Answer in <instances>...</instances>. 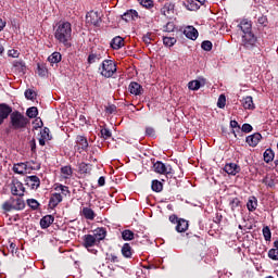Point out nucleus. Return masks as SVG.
Listing matches in <instances>:
<instances>
[{"label": "nucleus", "instance_id": "nucleus-36", "mask_svg": "<svg viewBox=\"0 0 278 278\" xmlns=\"http://www.w3.org/2000/svg\"><path fill=\"white\" fill-rule=\"evenodd\" d=\"M122 238L125 241H130V240H134L135 233H134V231L126 229V230L122 231Z\"/></svg>", "mask_w": 278, "mask_h": 278}, {"label": "nucleus", "instance_id": "nucleus-40", "mask_svg": "<svg viewBox=\"0 0 278 278\" xmlns=\"http://www.w3.org/2000/svg\"><path fill=\"white\" fill-rule=\"evenodd\" d=\"M263 236L266 242H270V239L273 238V232H270V228L268 226L263 228Z\"/></svg>", "mask_w": 278, "mask_h": 278}, {"label": "nucleus", "instance_id": "nucleus-4", "mask_svg": "<svg viewBox=\"0 0 278 278\" xmlns=\"http://www.w3.org/2000/svg\"><path fill=\"white\" fill-rule=\"evenodd\" d=\"M12 129H25L29 125V118L25 117L21 112L14 111L10 115Z\"/></svg>", "mask_w": 278, "mask_h": 278}, {"label": "nucleus", "instance_id": "nucleus-50", "mask_svg": "<svg viewBox=\"0 0 278 278\" xmlns=\"http://www.w3.org/2000/svg\"><path fill=\"white\" fill-rule=\"evenodd\" d=\"M101 136L104 138V140H109V138H112V132L108 128H102Z\"/></svg>", "mask_w": 278, "mask_h": 278}, {"label": "nucleus", "instance_id": "nucleus-56", "mask_svg": "<svg viewBox=\"0 0 278 278\" xmlns=\"http://www.w3.org/2000/svg\"><path fill=\"white\" fill-rule=\"evenodd\" d=\"M13 66H14L15 68H20L21 71H23V70L25 68V63H24L23 61H15V62L13 63Z\"/></svg>", "mask_w": 278, "mask_h": 278}, {"label": "nucleus", "instance_id": "nucleus-27", "mask_svg": "<svg viewBox=\"0 0 278 278\" xmlns=\"http://www.w3.org/2000/svg\"><path fill=\"white\" fill-rule=\"evenodd\" d=\"M122 255L127 260H131V256L134 255V250L131 249V245L129 243H124V245L122 247Z\"/></svg>", "mask_w": 278, "mask_h": 278}, {"label": "nucleus", "instance_id": "nucleus-3", "mask_svg": "<svg viewBox=\"0 0 278 278\" xmlns=\"http://www.w3.org/2000/svg\"><path fill=\"white\" fill-rule=\"evenodd\" d=\"M4 212H23L25 210V200L23 198H10L2 204Z\"/></svg>", "mask_w": 278, "mask_h": 278}, {"label": "nucleus", "instance_id": "nucleus-10", "mask_svg": "<svg viewBox=\"0 0 278 278\" xmlns=\"http://www.w3.org/2000/svg\"><path fill=\"white\" fill-rule=\"evenodd\" d=\"M12 114V108L5 103L0 104V125Z\"/></svg>", "mask_w": 278, "mask_h": 278}, {"label": "nucleus", "instance_id": "nucleus-6", "mask_svg": "<svg viewBox=\"0 0 278 278\" xmlns=\"http://www.w3.org/2000/svg\"><path fill=\"white\" fill-rule=\"evenodd\" d=\"M154 173L157 175H173V167L164 164L162 161H157L153 164Z\"/></svg>", "mask_w": 278, "mask_h": 278}, {"label": "nucleus", "instance_id": "nucleus-11", "mask_svg": "<svg viewBox=\"0 0 278 278\" xmlns=\"http://www.w3.org/2000/svg\"><path fill=\"white\" fill-rule=\"evenodd\" d=\"M83 244L85 249H92V247L99 244V241L92 235H85L83 237Z\"/></svg>", "mask_w": 278, "mask_h": 278}, {"label": "nucleus", "instance_id": "nucleus-63", "mask_svg": "<svg viewBox=\"0 0 278 278\" xmlns=\"http://www.w3.org/2000/svg\"><path fill=\"white\" fill-rule=\"evenodd\" d=\"M98 185H99V186H105V177L101 176V177L98 179Z\"/></svg>", "mask_w": 278, "mask_h": 278}, {"label": "nucleus", "instance_id": "nucleus-8", "mask_svg": "<svg viewBox=\"0 0 278 278\" xmlns=\"http://www.w3.org/2000/svg\"><path fill=\"white\" fill-rule=\"evenodd\" d=\"M11 194L13 197H25V187L23 186V182L18 180H13L12 186H11Z\"/></svg>", "mask_w": 278, "mask_h": 278}, {"label": "nucleus", "instance_id": "nucleus-2", "mask_svg": "<svg viewBox=\"0 0 278 278\" xmlns=\"http://www.w3.org/2000/svg\"><path fill=\"white\" fill-rule=\"evenodd\" d=\"M54 190L56 192L52 193L49 200V205L51 207H58V205L62 203L64 199L63 197L71 194V190H68V187L62 184H54Z\"/></svg>", "mask_w": 278, "mask_h": 278}, {"label": "nucleus", "instance_id": "nucleus-29", "mask_svg": "<svg viewBox=\"0 0 278 278\" xmlns=\"http://www.w3.org/2000/svg\"><path fill=\"white\" fill-rule=\"evenodd\" d=\"M184 7L190 12H197V10L201 8V5L194 0L184 2Z\"/></svg>", "mask_w": 278, "mask_h": 278}, {"label": "nucleus", "instance_id": "nucleus-15", "mask_svg": "<svg viewBox=\"0 0 278 278\" xmlns=\"http://www.w3.org/2000/svg\"><path fill=\"white\" fill-rule=\"evenodd\" d=\"M184 34L189 40H197L199 38V30L194 26H188L185 28Z\"/></svg>", "mask_w": 278, "mask_h": 278}, {"label": "nucleus", "instance_id": "nucleus-17", "mask_svg": "<svg viewBox=\"0 0 278 278\" xmlns=\"http://www.w3.org/2000/svg\"><path fill=\"white\" fill-rule=\"evenodd\" d=\"M128 89L130 94H135V97H139L143 92L142 86L136 81L130 83Z\"/></svg>", "mask_w": 278, "mask_h": 278}, {"label": "nucleus", "instance_id": "nucleus-38", "mask_svg": "<svg viewBox=\"0 0 278 278\" xmlns=\"http://www.w3.org/2000/svg\"><path fill=\"white\" fill-rule=\"evenodd\" d=\"M26 115L28 116V118H36V116H38V108L33 106L27 109Z\"/></svg>", "mask_w": 278, "mask_h": 278}, {"label": "nucleus", "instance_id": "nucleus-31", "mask_svg": "<svg viewBox=\"0 0 278 278\" xmlns=\"http://www.w3.org/2000/svg\"><path fill=\"white\" fill-rule=\"evenodd\" d=\"M247 207L249 212H255L257 210V198L256 197H250L247 203Z\"/></svg>", "mask_w": 278, "mask_h": 278}, {"label": "nucleus", "instance_id": "nucleus-34", "mask_svg": "<svg viewBox=\"0 0 278 278\" xmlns=\"http://www.w3.org/2000/svg\"><path fill=\"white\" fill-rule=\"evenodd\" d=\"M153 192H162L164 190V185L160 180H152Z\"/></svg>", "mask_w": 278, "mask_h": 278}, {"label": "nucleus", "instance_id": "nucleus-61", "mask_svg": "<svg viewBox=\"0 0 278 278\" xmlns=\"http://www.w3.org/2000/svg\"><path fill=\"white\" fill-rule=\"evenodd\" d=\"M267 18H266V16H261V17H258V23H260V25H266V23H267Z\"/></svg>", "mask_w": 278, "mask_h": 278}, {"label": "nucleus", "instance_id": "nucleus-52", "mask_svg": "<svg viewBox=\"0 0 278 278\" xmlns=\"http://www.w3.org/2000/svg\"><path fill=\"white\" fill-rule=\"evenodd\" d=\"M78 170H79V173H83V174L88 173V172H89V169H88V164H86V163H80V164L78 165Z\"/></svg>", "mask_w": 278, "mask_h": 278}, {"label": "nucleus", "instance_id": "nucleus-45", "mask_svg": "<svg viewBox=\"0 0 278 278\" xmlns=\"http://www.w3.org/2000/svg\"><path fill=\"white\" fill-rule=\"evenodd\" d=\"M240 131L241 132L239 134H251V131H253V126H251V124H243Z\"/></svg>", "mask_w": 278, "mask_h": 278}, {"label": "nucleus", "instance_id": "nucleus-47", "mask_svg": "<svg viewBox=\"0 0 278 278\" xmlns=\"http://www.w3.org/2000/svg\"><path fill=\"white\" fill-rule=\"evenodd\" d=\"M140 5L147 10H151L153 8V0H140Z\"/></svg>", "mask_w": 278, "mask_h": 278}, {"label": "nucleus", "instance_id": "nucleus-64", "mask_svg": "<svg viewBox=\"0 0 278 278\" xmlns=\"http://www.w3.org/2000/svg\"><path fill=\"white\" fill-rule=\"evenodd\" d=\"M5 25H7L5 21H2L0 18V31H3V29H5Z\"/></svg>", "mask_w": 278, "mask_h": 278}, {"label": "nucleus", "instance_id": "nucleus-9", "mask_svg": "<svg viewBox=\"0 0 278 278\" xmlns=\"http://www.w3.org/2000/svg\"><path fill=\"white\" fill-rule=\"evenodd\" d=\"M75 150L78 153H84V151H88V139L81 135L76 137Z\"/></svg>", "mask_w": 278, "mask_h": 278}, {"label": "nucleus", "instance_id": "nucleus-33", "mask_svg": "<svg viewBox=\"0 0 278 278\" xmlns=\"http://www.w3.org/2000/svg\"><path fill=\"white\" fill-rule=\"evenodd\" d=\"M48 61L50 64H59V62H62V54L60 52H53L49 58Z\"/></svg>", "mask_w": 278, "mask_h": 278}, {"label": "nucleus", "instance_id": "nucleus-53", "mask_svg": "<svg viewBox=\"0 0 278 278\" xmlns=\"http://www.w3.org/2000/svg\"><path fill=\"white\" fill-rule=\"evenodd\" d=\"M8 55L9 58H18L21 55V52H18V50L11 49L8 51Z\"/></svg>", "mask_w": 278, "mask_h": 278}, {"label": "nucleus", "instance_id": "nucleus-7", "mask_svg": "<svg viewBox=\"0 0 278 278\" xmlns=\"http://www.w3.org/2000/svg\"><path fill=\"white\" fill-rule=\"evenodd\" d=\"M242 43L245 49H253L257 45V37L253 33H248L242 36Z\"/></svg>", "mask_w": 278, "mask_h": 278}, {"label": "nucleus", "instance_id": "nucleus-59", "mask_svg": "<svg viewBox=\"0 0 278 278\" xmlns=\"http://www.w3.org/2000/svg\"><path fill=\"white\" fill-rule=\"evenodd\" d=\"M146 134L147 136H155V129H153L152 127H148L146 128Z\"/></svg>", "mask_w": 278, "mask_h": 278}, {"label": "nucleus", "instance_id": "nucleus-55", "mask_svg": "<svg viewBox=\"0 0 278 278\" xmlns=\"http://www.w3.org/2000/svg\"><path fill=\"white\" fill-rule=\"evenodd\" d=\"M263 184H265V186H268L269 188H273V186H275V181L268 177H265L263 179Z\"/></svg>", "mask_w": 278, "mask_h": 278}, {"label": "nucleus", "instance_id": "nucleus-16", "mask_svg": "<svg viewBox=\"0 0 278 278\" xmlns=\"http://www.w3.org/2000/svg\"><path fill=\"white\" fill-rule=\"evenodd\" d=\"M224 170L227 173V175L236 176L238 173H240V167L236 163H228L224 166Z\"/></svg>", "mask_w": 278, "mask_h": 278}, {"label": "nucleus", "instance_id": "nucleus-58", "mask_svg": "<svg viewBox=\"0 0 278 278\" xmlns=\"http://www.w3.org/2000/svg\"><path fill=\"white\" fill-rule=\"evenodd\" d=\"M169 220L173 223V225H177L179 223V217H177V215H170Z\"/></svg>", "mask_w": 278, "mask_h": 278}, {"label": "nucleus", "instance_id": "nucleus-48", "mask_svg": "<svg viewBox=\"0 0 278 278\" xmlns=\"http://www.w3.org/2000/svg\"><path fill=\"white\" fill-rule=\"evenodd\" d=\"M27 205L31 207V210H38L40 203H38L35 199H28Z\"/></svg>", "mask_w": 278, "mask_h": 278}, {"label": "nucleus", "instance_id": "nucleus-43", "mask_svg": "<svg viewBox=\"0 0 278 278\" xmlns=\"http://www.w3.org/2000/svg\"><path fill=\"white\" fill-rule=\"evenodd\" d=\"M99 60H101V54L98 53H91L88 56L89 64H94V62H99Z\"/></svg>", "mask_w": 278, "mask_h": 278}, {"label": "nucleus", "instance_id": "nucleus-60", "mask_svg": "<svg viewBox=\"0 0 278 278\" xmlns=\"http://www.w3.org/2000/svg\"><path fill=\"white\" fill-rule=\"evenodd\" d=\"M143 42L146 45H151V35H144L143 36Z\"/></svg>", "mask_w": 278, "mask_h": 278}, {"label": "nucleus", "instance_id": "nucleus-26", "mask_svg": "<svg viewBox=\"0 0 278 278\" xmlns=\"http://www.w3.org/2000/svg\"><path fill=\"white\" fill-rule=\"evenodd\" d=\"M188 227H189L188 220L180 218L178 220V224L176 225V231L178 233H186V231H188Z\"/></svg>", "mask_w": 278, "mask_h": 278}, {"label": "nucleus", "instance_id": "nucleus-19", "mask_svg": "<svg viewBox=\"0 0 278 278\" xmlns=\"http://www.w3.org/2000/svg\"><path fill=\"white\" fill-rule=\"evenodd\" d=\"M260 140H262V135L260 132L248 136L245 139L249 147H255L256 144H260Z\"/></svg>", "mask_w": 278, "mask_h": 278}, {"label": "nucleus", "instance_id": "nucleus-37", "mask_svg": "<svg viewBox=\"0 0 278 278\" xmlns=\"http://www.w3.org/2000/svg\"><path fill=\"white\" fill-rule=\"evenodd\" d=\"M163 43L166 47H175L177 39L175 37H163Z\"/></svg>", "mask_w": 278, "mask_h": 278}, {"label": "nucleus", "instance_id": "nucleus-32", "mask_svg": "<svg viewBox=\"0 0 278 278\" xmlns=\"http://www.w3.org/2000/svg\"><path fill=\"white\" fill-rule=\"evenodd\" d=\"M263 157H264V162H266V164H270V162H273V160H275V152H273L271 149H267V150H265Z\"/></svg>", "mask_w": 278, "mask_h": 278}, {"label": "nucleus", "instance_id": "nucleus-23", "mask_svg": "<svg viewBox=\"0 0 278 278\" xmlns=\"http://www.w3.org/2000/svg\"><path fill=\"white\" fill-rule=\"evenodd\" d=\"M91 236L98 241V244H99L101 240H105V237L108 236V231L105 230V228H97L93 231V235Z\"/></svg>", "mask_w": 278, "mask_h": 278}, {"label": "nucleus", "instance_id": "nucleus-14", "mask_svg": "<svg viewBox=\"0 0 278 278\" xmlns=\"http://www.w3.org/2000/svg\"><path fill=\"white\" fill-rule=\"evenodd\" d=\"M26 185L28 188H31V190H38V188H40V178H38V176H28L26 178Z\"/></svg>", "mask_w": 278, "mask_h": 278}, {"label": "nucleus", "instance_id": "nucleus-5", "mask_svg": "<svg viewBox=\"0 0 278 278\" xmlns=\"http://www.w3.org/2000/svg\"><path fill=\"white\" fill-rule=\"evenodd\" d=\"M116 71V62H114L113 60H104L99 67L100 75H102V77H105L106 79H110V77H114Z\"/></svg>", "mask_w": 278, "mask_h": 278}, {"label": "nucleus", "instance_id": "nucleus-18", "mask_svg": "<svg viewBox=\"0 0 278 278\" xmlns=\"http://www.w3.org/2000/svg\"><path fill=\"white\" fill-rule=\"evenodd\" d=\"M122 18L123 21H126V23L136 21L138 18V11L130 9L122 15Z\"/></svg>", "mask_w": 278, "mask_h": 278}, {"label": "nucleus", "instance_id": "nucleus-24", "mask_svg": "<svg viewBox=\"0 0 278 278\" xmlns=\"http://www.w3.org/2000/svg\"><path fill=\"white\" fill-rule=\"evenodd\" d=\"M87 23H90L91 25H99L101 23V17H99V14L97 12H89L86 16Z\"/></svg>", "mask_w": 278, "mask_h": 278}, {"label": "nucleus", "instance_id": "nucleus-39", "mask_svg": "<svg viewBox=\"0 0 278 278\" xmlns=\"http://www.w3.org/2000/svg\"><path fill=\"white\" fill-rule=\"evenodd\" d=\"M37 73L40 77H45L48 73L47 66L45 64H37Z\"/></svg>", "mask_w": 278, "mask_h": 278}, {"label": "nucleus", "instance_id": "nucleus-21", "mask_svg": "<svg viewBox=\"0 0 278 278\" xmlns=\"http://www.w3.org/2000/svg\"><path fill=\"white\" fill-rule=\"evenodd\" d=\"M55 220V217L53 215H46L40 219V227L41 229H49L51 225H53V222Z\"/></svg>", "mask_w": 278, "mask_h": 278}, {"label": "nucleus", "instance_id": "nucleus-44", "mask_svg": "<svg viewBox=\"0 0 278 278\" xmlns=\"http://www.w3.org/2000/svg\"><path fill=\"white\" fill-rule=\"evenodd\" d=\"M226 104H227V98L225 97V94H220L217 100V108H220V110H223V108H225Z\"/></svg>", "mask_w": 278, "mask_h": 278}, {"label": "nucleus", "instance_id": "nucleus-54", "mask_svg": "<svg viewBox=\"0 0 278 278\" xmlns=\"http://www.w3.org/2000/svg\"><path fill=\"white\" fill-rule=\"evenodd\" d=\"M231 210H236L237 207H240V200L238 198L232 199L230 202Z\"/></svg>", "mask_w": 278, "mask_h": 278}, {"label": "nucleus", "instance_id": "nucleus-28", "mask_svg": "<svg viewBox=\"0 0 278 278\" xmlns=\"http://www.w3.org/2000/svg\"><path fill=\"white\" fill-rule=\"evenodd\" d=\"M242 106L244 110H255V103H253V97L248 96L242 100Z\"/></svg>", "mask_w": 278, "mask_h": 278}, {"label": "nucleus", "instance_id": "nucleus-35", "mask_svg": "<svg viewBox=\"0 0 278 278\" xmlns=\"http://www.w3.org/2000/svg\"><path fill=\"white\" fill-rule=\"evenodd\" d=\"M61 173L64 179H68L73 176V168L71 166H64L61 168Z\"/></svg>", "mask_w": 278, "mask_h": 278}, {"label": "nucleus", "instance_id": "nucleus-42", "mask_svg": "<svg viewBox=\"0 0 278 278\" xmlns=\"http://www.w3.org/2000/svg\"><path fill=\"white\" fill-rule=\"evenodd\" d=\"M188 88H189V90H199V88H201V81H199V80H191L188 84Z\"/></svg>", "mask_w": 278, "mask_h": 278}, {"label": "nucleus", "instance_id": "nucleus-51", "mask_svg": "<svg viewBox=\"0 0 278 278\" xmlns=\"http://www.w3.org/2000/svg\"><path fill=\"white\" fill-rule=\"evenodd\" d=\"M201 48L203 49V51H212V41H203Z\"/></svg>", "mask_w": 278, "mask_h": 278}, {"label": "nucleus", "instance_id": "nucleus-1", "mask_svg": "<svg viewBox=\"0 0 278 278\" xmlns=\"http://www.w3.org/2000/svg\"><path fill=\"white\" fill-rule=\"evenodd\" d=\"M54 38L59 45H63L67 49L71 48L73 42V25L71 22H59L54 28Z\"/></svg>", "mask_w": 278, "mask_h": 278}, {"label": "nucleus", "instance_id": "nucleus-46", "mask_svg": "<svg viewBox=\"0 0 278 278\" xmlns=\"http://www.w3.org/2000/svg\"><path fill=\"white\" fill-rule=\"evenodd\" d=\"M268 257H269V260H273L274 262H278V250L270 249L268 251Z\"/></svg>", "mask_w": 278, "mask_h": 278}, {"label": "nucleus", "instance_id": "nucleus-22", "mask_svg": "<svg viewBox=\"0 0 278 278\" xmlns=\"http://www.w3.org/2000/svg\"><path fill=\"white\" fill-rule=\"evenodd\" d=\"M161 14L163 16H166L167 18H170L173 14H175V5L172 3H165L164 7L161 9Z\"/></svg>", "mask_w": 278, "mask_h": 278}, {"label": "nucleus", "instance_id": "nucleus-12", "mask_svg": "<svg viewBox=\"0 0 278 278\" xmlns=\"http://www.w3.org/2000/svg\"><path fill=\"white\" fill-rule=\"evenodd\" d=\"M80 216H84L86 220H94V218H97V213H94V211L91 207L84 206L80 210Z\"/></svg>", "mask_w": 278, "mask_h": 278}, {"label": "nucleus", "instance_id": "nucleus-20", "mask_svg": "<svg viewBox=\"0 0 278 278\" xmlns=\"http://www.w3.org/2000/svg\"><path fill=\"white\" fill-rule=\"evenodd\" d=\"M49 140H51L50 130H49V128H43L40 131V138H39L40 147H45V144H47V142H49Z\"/></svg>", "mask_w": 278, "mask_h": 278}, {"label": "nucleus", "instance_id": "nucleus-13", "mask_svg": "<svg viewBox=\"0 0 278 278\" xmlns=\"http://www.w3.org/2000/svg\"><path fill=\"white\" fill-rule=\"evenodd\" d=\"M238 28L241 29L243 35L252 34L251 29H253V23L249 20H242L239 23Z\"/></svg>", "mask_w": 278, "mask_h": 278}, {"label": "nucleus", "instance_id": "nucleus-49", "mask_svg": "<svg viewBox=\"0 0 278 278\" xmlns=\"http://www.w3.org/2000/svg\"><path fill=\"white\" fill-rule=\"evenodd\" d=\"M25 98L30 100V101H34V99H36V91H34L31 89H27L25 91Z\"/></svg>", "mask_w": 278, "mask_h": 278}, {"label": "nucleus", "instance_id": "nucleus-57", "mask_svg": "<svg viewBox=\"0 0 278 278\" xmlns=\"http://www.w3.org/2000/svg\"><path fill=\"white\" fill-rule=\"evenodd\" d=\"M42 119H35L34 122V129H40V127H42Z\"/></svg>", "mask_w": 278, "mask_h": 278}, {"label": "nucleus", "instance_id": "nucleus-25", "mask_svg": "<svg viewBox=\"0 0 278 278\" xmlns=\"http://www.w3.org/2000/svg\"><path fill=\"white\" fill-rule=\"evenodd\" d=\"M111 47L115 50L122 49L123 47H125V39H123V37L121 36L113 38L111 41Z\"/></svg>", "mask_w": 278, "mask_h": 278}, {"label": "nucleus", "instance_id": "nucleus-62", "mask_svg": "<svg viewBox=\"0 0 278 278\" xmlns=\"http://www.w3.org/2000/svg\"><path fill=\"white\" fill-rule=\"evenodd\" d=\"M30 149H31L33 153L36 152V139H33V140L30 141Z\"/></svg>", "mask_w": 278, "mask_h": 278}, {"label": "nucleus", "instance_id": "nucleus-30", "mask_svg": "<svg viewBox=\"0 0 278 278\" xmlns=\"http://www.w3.org/2000/svg\"><path fill=\"white\" fill-rule=\"evenodd\" d=\"M14 173L17 175H25L27 173V164L25 163H17L13 166Z\"/></svg>", "mask_w": 278, "mask_h": 278}, {"label": "nucleus", "instance_id": "nucleus-41", "mask_svg": "<svg viewBox=\"0 0 278 278\" xmlns=\"http://www.w3.org/2000/svg\"><path fill=\"white\" fill-rule=\"evenodd\" d=\"M230 127L232 129H237V130H233L232 134H235V138H238V134H241L240 124H238L237 121H230ZM236 131H237V134H236Z\"/></svg>", "mask_w": 278, "mask_h": 278}]
</instances>
